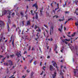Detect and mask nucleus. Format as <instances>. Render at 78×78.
<instances>
[{
  "instance_id": "obj_55",
  "label": "nucleus",
  "mask_w": 78,
  "mask_h": 78,
  "mask_svg": "<svg viewBox=\"0 0 78 78\" xmlns=\"http://www.w3.org/2000/svg\"><path fill=\"white\" fill-rule=\"evenodd\" d=\"M27 72H28L29 73V72H30V71L28 70H27Z\"/></svg>"
},
{
  "instance_id": "obj_50",
  "label": "nucleus",
  "mask_w": 78,
  "mask_h": 78,
  "mask_svg": "<svg viewBox=\"0 0 78 78\" xmlns=\"http://www.w3.org/2000/svg\"><path fill=\"white\" fill-rule=\"evenodd\" d=\"M27 66H25L24 67V69H27Z\"/></svg>"
},
{
  "instance_id": "obj_58",
  "label": "nucleus",
  "mask_w": 78,
  "mask_h": 78,
  "mask_svg": "<svg viewBox=\"0 0 78 78\" xmlns=\"http://www.w3.org/2000/svg\"><path fill=\"white\" fill-rule=\"evenodd\" d=\"M53 5V3H52L51 4V5L52 7H53V5Z\"/></svg>"
},
{
  "instance_id": "obj_12",
  "label": "nucleus",
  "mask_w": 78,
  "mask_h": 78,
  "mask_svg": "<svg viewBox=\"0 0 78 78\" xmlns=\"http://www.w3.org/2000/svg\"><path fill=\"white\" fill-rule=\"evenodd\" d=\"M50 69L51 70H52V69H53V66H52V65H50L49 67Z\"/></svg>"
},
{
  "instance_id": "obj_59",
  "label": "nucleus",
  "mask_w": 78,
  "mask_h": 78,
  "mask_svg": "<svg viewBox=\"0 0 78 78\" xmlns=\"http://www.w3.org/2000/svg\"><path fill=\"white\" fill-rule=\"evenodd\" d=\"M26 53H27V51H25L24 54H25Z\"/></svg>"
},
{
  "instance_id": "obj_64",
  "label": "nucleus",
  "mask_w": 78,
  "mask_h": 78,
  "mask_svg": "<svg viewBox=\"0 0 78 78\" xmlns=\"http://www.w3.org/2000/svg\"><path fill=\"white\" fill-rule=\"evenodd\" d=\"M13 27H16V25H13Z\"/></svg>"
},
{
  "instance_id": "obj_48",
  "label": "nucleus",
  "mask_w": 78,
  "mask_h": 78,
  "mask_svg": "<svg viewBox=\"0 0 78 78\" xmlns=\"http://www.w3.org/2000/svg\"><path fill=\"white\" fill-rule=\"evenodd\" d=\"M5 58H4L3 59H2V62H4V60H5Z\"/></svg>"
},
{
  "instance_id": "obj_8",
  "label": "nucleus",
  "mask_w": 78,
  "mask_h": 78,
  "mask_svg": "<svg viewBox=\"0 0 78 78\" xmlns=\"http://www.w3.org/2000/svg\"><path fill=\"white\" fill-rule=\"evenodd\" d=\"M16 56L19 58L20 57V56H21V54H20V53L19 52H17L16 54Z\"/></svg>"
},
{
  "instance_id": "obj_25",
  "label": "nucleus",
  "mask_w": 78,
  "mask_h": 78,
  "mask_svg": "<svg viewBox=\"0 0 78 78\" xmlns=\"http://www.w3.org/2000/svg\"><path fill=\"white\" fill-rule=\"evenodd\" d=\"M70 49H71V50H73V49H74V47H73V46L72 47H70Z\"/></svg>"
},
{
  "instance_id": "obj_27",
  "label": "nucleus",
  "mask_w": 78,
  "mask_h": 78,
  "mask_svg": "<svg viewBox=\"0 0 78 78\" xmlns=\"http://www.w3.org/2000/svg\"><path fill=\"white\" fill-rule=\"evenodd\" d=\"M14 55H10V57L11 58H13V57H14Z\"/></svg>"
},
{
  "instance_id": "obj_38",
  "label": "nucleus",
  "mask_w": 78,
  "mask_h": 78,
  "mask_svg": "<svg viewBox=\"0 0 78 78\" xmlns=\"http://www.w3.org/2000/svg\"><path fill=\"white\" fill-rule=\"evenodd\" d=\"M24 22H25V21H22V23L23 25H24Z\"/></svg>"
},
{
  "instance_id": "obj_60",
  "label": "nucleus",
  "mask_w": 78,
  "mask_h": 78,
  "mask_svg": "<svg viewBox=\"0 0 78 78\" xmlns=\"http://www.w3.org/2000/svg\"><path fill=\"white\" fill-rule=\"evenodd\" d=\"M64 29L65 30H66V27H64Z\"/></svg>"
},
{
  "instance_id": "obj_7",
  "label": "nucleus",
  "mask_w": 78,
  "mask_h": 78,
  "mask_svg": "<svg viewBox=\"0 0 78 78\" xmlns=\"http://www.w3.org/2000/svg\"><path fill=\"white\" fill-rule=\"evenodd\" d=\"M4 25V23L3 22L0 20V27H2V25Z\"/></svg>"
},
{
  "instance_id": "obj_53",
  "label": "nucleus",
  "mask_w": 78,
  "mask_h": 78,
  "mask_svg": "<svg viewBox=\"0 0 78 78\" xmlns=\"http://www.w3.org/2000/svg\"><path fill=\"white\" fill-rule=\"evenodd\" d=\"M25 77H26V76H22V78H25Z\"/></svg>"
},
{
  "instance_id": "obj_6",
  "label": "nucleus",
  "mask_w": 78,
  "mask_h": 78,
  "mask_svg": "<svg viewBox=\"0 0 78 78\" xmlns=\"http://www.w3.org/2000/svg\"><path fill=\"white\" fill-rule=\"evenodd\" d=\"M9 12V11H7L6 10H4L2 12V16H4L5 14H6V12Z\"/></svg>"
},
{
  "instance_id": "obj_32",
  "label": "nucleus",
  "mask_w": 78,
  "mask_h": 78,
  "mask_svg": "<svg viewBox=\"0 0 78 78\" xmlns=\"http://www.w3.org/2000/svg\"><path fill=\"white\" fill-rule=\"evenodd\" d=\"M62 41L63 42H65L66 41H65V40L64 39H62Z\"/></svg>"
},
{
  "instance_id": "obj_57",
  "label": "nucleus",
  "mask_w": 78,
  "mask_h": 78,
  "mask_svg": "<svg viewBox=\"0 0 78 78\" xmlns=\"http://www.w3.org/2000/svg\"><path fill=\"white\" fill-rule=\"evenodd\" d=\"M33 59H32L30 60V63H31V62L32 61H33Z\"/></svg>"
},
{
  "instance_id": "obj_9",
  "label": "nucleus",
  "mask_w": 78,
  "mask_h": 78,
  "mask_svg": "<svg viewBox=\"0 0 78 78\" xmlns=\"http://www.w3.org/2000/svg\"><path fill=\"white\" fill-rule=\"evenodd\" d=\"M40 16H44V14H43L42 13V10H41L40 11Z\"/></svg>"
},
{
  "instance_id": "obj_20",
  "label": "nucleus",
  "mask_w": 78,
  "mask_h": 78,
  "mask_svg": "<svg viewBox=\"0 0 78 78\" xmlns=\"http://www.w3.org/2000/svg\"><path fill=\"white\" fill-rule=\"evenodd\" d=\"M14 40H13L12 42V46H13V47L14 46Z\"/></svg>"
},
{
  "instance_id": "obj_34",
  "label": "nucleus",
  "mask_w": 78,
  "mask_h": 78,
  "mask_svg": "<svg viewBox=\"0 0 78 78\" xmlns=\"http://www.w3.org/2000/svg\"><path fill=\"white\" fill-rule=\"evenodd\" d=\"M30 12H31V13L32 14V15H33V16H34V13H33V10H31Z\"/></svg>"
},
{
  "instance_id": "obj_37",
  "label": "nucleus",
  "mask_w": 78,
  "mask_h": 78,
  "mask_svg": "<svg viewBox=\"0 0 78 78\" xmlns=\"http://www.w3.org/2000/svg\"><path fill=\"white\" fill-rule=\"evenodd\" d=\"M56 17V18H58V16H53V18H54V17Z\"/></svg>"
},
{
  "instance_id": "obj_28",
  "label": "nucleus",
  "mask_w": 78,
  "mask_h": 78,
  "mask_svg": "<svg viewBox=\"0 0 78 78\" xmlns=\"http://www.w3.org/2000/svg\"><path fill=\"white\" fill-rule=\"evenodd\" d=\"M65 41H70V39H69L67 40V39H66Z\"/></svg>"
},
{
  "instance_id": "obj_10",
  "label": "nucleus",
  "mask_w": 78,
  "mask_h": 78,
  "mask_svg": "<svg viewBox=\"0 0 78 78\" xmlns=\"http://www.w3.org/2000/svg\"><path fill=\"white\" fill-rule=\"evenodd\" d=\"M30 20H28L27 22V26H28V25H30Z\"/></svg>"
},
{
  "instance_id": "obj_31",
  "label": "nucleus",
  "mask_w": 78,
  "mask_h": 78,
  "mask_svg": "<svg viewBox=\"0 0 78 78\" xmlns=\"http://www.w3.org/2000/svg\"><path fill=\"white\" fill-rule=\"evenodd\" d=\"M75 25L76 26H77V27H78V23H75Z\"/></svg>"
},
{
  "instance_id": "obj_4",
  "label": "nucleus",
  "mask_w": 78,
  "mask_h": 78,
  "mask_svg": "<svg viewBox=\"0 0 78 78\" xmlns=\"http://www.w3.org/2000/svg\"><path fill=\"white\" fill-rule=\"evenodd\" d=\"M78 69H74V76H76V74H78Z\"/></svg>"
},
{
  "instance_id": "obj_46",
  "label": "nucleus",
  "mask_w": 78,
  "mask_h": 78,
  "mask_svg": "<svg viewBox=\"0 0 78 78\" xmlns=\"http://www.w3.org/2000/svg\"><path fill=\"white\" fill-rule=\"evenodd\" d=\"M30 49H31V46H30L28 50H30Z\"/></svg>"
},
{
  "instance_id": "obj_18",
  "label": "nucleus",
  "mask_w": 78,
  "mask_h": 78,
  "mask_svg": "<svg viewBox=\"0 0 78 78\" xmlns=\"http://www.w3.org/2000/svg\"><path fill=\"white\" fill-rule=\"evenodd\" d=\"M7 28L8 29V31H9V25H7Z\"/></svg>"
},
{
  "instance_id": "obj_47",
  "label": "nucleus",
  "mask_w": 78,
  "mask_h": 78,
  "mask_svg": "<svg viewBox=\"0 0 78 78\" xmlns=\"http://www.w3.org/2000/svg\"><path fill=\"white\" fill-rule=\"evenodd\" d=\"M50 58V57L49 56H48L47 57V58H48V59H49V58Z\"/></svg>"
},
{
  "instance_id": "obj_45",
  "label": "nucleus",
  "mask_w": 78,
  "mask_h": 78,
  "mask_svg": "<svg viewBox=\"0 0 78 78\" xmlns=\"http://www.w3.org/2000/svg\"><path fill=\"white\" fill-rule=\"evenodd\" d=\"M13 37V35H12L11 38H10L11 39H12V37Z\"/></svg>"
},
{
  "instance_id": "obj_40",
  "label": "nucleus",
  "mask_w": 78,
  "mask_h": 78,
  "mask_svg": "<svg viewBox=\"0 0 78 78\" xmlns=\"http://www.w3.org/2000/svg\"><path fill=\"white\" fill-rule=\"evenodd\" d=\"M2 38H3V36L2 35V36L1 37L0 39V41H2Z\"/></svg>"
},
{
  "instance_id": "obj_56",
  "label": "nucleus",
  "mask_w": 78,
  "mask_h": 78,
  "mask_svg": "<svg viewBox=\"0 0 78 78\" xmlns=\"http://www.w3.org/2000/svg\"><path fill=\"white\" fill-rule=\"evenodd\" d=\"M61 28L62 29V25H61Z\"/></svg>"
},
{
  "instance_id": "obj_36",
  "label": "nucleus",
  "mask_w": 78,
  "mask_h": 78,
  "mask_svg": "<svg viewBox=\"0 0 78 78\" xmlns=\"http://www.w3.org/2000/svg\"><path fill=\"white\" fill-rule=\"evenodd\" d=\"M34 65H36V61H35L34 62Z\"/></svg>"
},
{
  "instance_id": "obj_41",
  "label": "nucleus",
  "mask_w": 78,
  "mask_h": 78,
  "mask_svg": "<svg viewBox=\"0 0 78 78\" xmlns=\"http://www.w3.org/2000/svg\"><path fill=\"white\" fill-rule=\"evenodd\" d=\"M44 27H46V28H48V26H46L45 25H44Z\"/></svg>"
},
{
  "instance_id": "obj_24",
  "label": "nucleus",
  "mask_w": 78,
  "mask_h": 78,
  "mask_svg": "<svg viewBox=\"0 0 78 78\" xmlns=\"http://www.w3.org/2000/svg\"><path fill=\"white\" fill-rule=\"evenodd\" d=\"M38 28V27L36 26V25H35V30H36L37 28Z\"/></svg>"
},
{
  "instance_id": "obj_62",
  "label": "nucleus",
  "mask_w": 78,
  "mask_h": 78,
  "mask_svg": "<svg viewBox=\"0 0 78 78\" xmlns=\"http://www.w3.org/2000/svg\"><path fill=\"white\" fill-rule=\"evenodd\" d=\"M12 16H13L14 15V13H13L12 14Z\"/></svg>"
},
{
  "instance_id": "obj_52",
  "label": "nucleus",
  "mask_w": 78,
  "mask_h": 78,
  "mask_svg": "<svg viewBox=\"0 0 78 78\" xmlns=\"http://www.w3.org/2000/svg\"><path fill=\"white\" fill-rule=\"evenodd\" d=\"M34 47H33L32 48V51H33V50H34Z\"/></svg>"
},
{
  "instance_id": "obj_21",
  "label": "nucleus",
  "mask_w": 78,
  "mask_h": 78,
  "mask_svg": "<svg viewBox=\"0 0 78 78\" xmlns=\"http://www.w3.org/2000/svg\"><path fill=\"white\" fill-rule=\"evenodd\" d=\"M41 30L39 29V27L38 28V29L36 30V31H38V32H39V31L40 32H41Z\"/></svg>"
},
{
  "instance_id": "obj_16",
  "label": "nucleus",
  "mask_w": 78,
  "mask_h": 78,
  "mask_svg": "<svg viewBox=\"0 0 78 78\" xmlns=\"http://www.w3.org/2000/svg\"><path fill=\"white\" fill-rule=\"evenodd\" d=\"M9 12V16H8V18H10V16H11V12Z\"/></svg>"
},
{
  "instance_id": "obj_22",
  "label": "nucleus",
  "mask_w": 78,
  "mask_h": 78,
  "mask_svg": "<svg viewBox=\"0 0 78 78\" xmlns=\"http://www.w3.org/2000/svg\"><path fill=\"white\" fill-rule=\"evenodd\" d=\"M34 72H32L31 74V76H32L33 75V74H34Z\"/></svg>"
},
{
  "instance_id": "obj_54",
  "label": "nucleus",
  "mask_w": 78,
  "mask_h": 78,
  "mask_svg": "<svg viewBox=\"0 0 78 78\" xmlns=\"http://www.w3.org/2000/svg\"><path fill=\"white\" fill-rule=\"evenodd\" d=\"M44 73V71H43L42 73H41V75H42V74H43V73Z\"/></svg>"
},
{
  "instance_id": "obj_35",
  "label": "nucleus",
  "mask_w": 78,
  "mask_h": 78,
  "mask_svg": "<svg viewBox=\"0 0 78 78\" xmlns=\"http://www.w3.org/2000/svg\"><path fill=\"white\" fill-rule=\"evenodd\" d=\"M58 30L60 32H62V30L60 28H58Z\"/></svg>"
},
{
  "instance_id": "obj_2",
  "label": "nucleus",
  "mask_w": 78,
  "mask_h": 78,
  "mask_svg": "<svg viewBox=\"0 0 78 78\" xmlns=\"http://www.w3.org/2000/svg\"><path fill=\"white\" fill-rule=\"evenodd\" d=\"M54 32V26H52L51 27V29L50 30V35H51V33L52 34Z\"/></svg>"
},
{
  "instance_id": "obj_30",
  "label": "nucleus",
  "mask_w": 78,
  "mask_h": 78,
  "mask_svg": "<svg viewBox=\"0 0 78 78\" xmlns=\"http://www.w3.org/2000/svg\"><path fill=\"white\" fill-rule=\"evenodd\" d=\"M35 18L36 19H37V18H38V16H37V15L36 14Z\"/></svg>"
},
{
  "instance_id": "obj_51",
  "label": "nucleus",
  "mask_w": 78,
  "mask_h": 78,
  "mask_svg": "<svg viewBox=\"0 0 78 78\" xmlns=\"http://www.w3.org/2000/svg\"><path fill=\"white\" fill-rule=\"evenodd\" d=\"M22 57H23V60H24V61H25V58H24L23 57V56H22Z\"/></svg>"
},
{
  "instance_id": "obj_19",
  "label": "nucleus",
  "mask_w": 78,
  "mask_h": 78,
  "mask_svg": "<svg viewBox=\"0 0 78 78\" xmlns=\"http://www.w3.org/2000/svg\"><path fill=\"white\" fill-rule=\"evenodd\" d=\"M21 15L22 16V17H24L23 16V13L22 12H21L20 13Z\"/></svg>"
},
{
  "instance_id": "obj_39",
  "label": "nucleus",
  "mask_w": 78,
  "mask_h": 78,
  "mask_svg": "<svg viewBox=\"0 0 78 78\" xmlns=\"http://www.w3.org/2000/svg\"><path fill=\"white\" fill-rule=\"evenodd\" d=\"M15 67V66H13L12 69H10V70H12L13 69H14Z\"/></svg>"
},
{
  "instance_id": "obj_33",
  "label": "nucleus",
  "mask_w": 78,
  "mask_h": 78,
  "mask_svg": "<svg viewBox=\"0 0 78 78\" xmlns=\"http://www.w3.org/2000/svg\"><path fill=\"white\" fill-rule=\"evenodd\" d=\"M57 49V46H55V50H54L55 51H56V50Z\"/></svg>"
},
{
  "instance_id": "obj_15",
  "label": "nucleus",
  "mask_w": 78,
  "mask_h": 78,
  "mask_svg": "<svg viewBox=\"0 0 78 78\" xmlns=\"http://www.w3.org/2000/svg\"><path fill=\"white\" fill-rule=\"evenodd\" d=\"M60 74L61 75H64V73L62 72V70H61L60 71Z\"/></svg>"
},
{
  "instance_id": "obj_44",
  "label": "nucleus",
  "mask_w": 78,
  "mask_h": 78,
  "mask_svg": "<svg viewBox=\"0 0 78 78\" xmlns=\"http://www.w3.org/2000/svg\"><path fill=\"white\" fill-rule=\"evenodd\" d=\"M5 66H9V65H8V63H6L5 64Z\"/></svg>"
},
{
  "instance_id": "obj_17",
  "label": "nucleus",
  "mask_w": 78,
  "mask_h": 78,
  "mask_svg": "<svg viewBox=\"0 0 78 78\" xmlns=\"http://www.w3.org/2000/svg\"><path fill=\"white\" fill-rule=\"evenodd\" d=\"M72 19V18H70L68 20H67L66 21L65 23V24H66V23H67V22H68V21H69V20H70Z\"/></svg>"
},
{
  "instance_id": "obj_63",
  "label": "nucleus",
  "mask_w": 78,
  "mask_h": 78,
  "mask_svg": "<svg viewBox=\"0 0 78 78\" xmlns=\"http://www.w3.org/2000/svg\"><path fill=\"white\" fill-rule=\"evenodd\" d=\"M64 67V66H61V69H62V68L63 67Z\"/></svg>"
},
{
  "instance_id": "obj_49",
  "label": "nucleus",
  "mask_w": 78,
  "mask_h": 78,
  "mask_svg": "<svg viewBox=\"0 0 78 78\" xmlns=\"http://www.w3.org/2000/svg\"><path fill=\"white\" fill-rule=\"evenodd\" d=\"M61 51L62 53V52L63 51V49H62V50H61Z\"/></svg>"
},
{
  "instance_id": "obj_1",
  "label": "nucleus",
  "mask_w": 78,
  "mask_h": 78,
  "mask_svg": "<svg viewBox=\"0 0 78 78\" xmlns=\"http://www.w3.org/2000/svg\"><path fill=\"white\" fill-rule=\"evenodd\" d=\"M8 63L9 66H10L9 68H11V67H12V66H13V63H12V61L11 60H8Z\"/></svg>"
},
{
  "instance_id": "obj_43",
  "label": "nucleus",
  "mask_w": 78,
  "mask_h": 78,
  "mask_svg": "<svg viewBox=\"0 0 78 78\" xmlns=\"http://www.w3.org/2000/svg\"><path fill=\"white\" fill-rule=\"evenodd\" d=\"M65 13L66 14H69V12L66 11V12Z\"/></svg>"
},
{
  "instance_id": "obj_3",
  "label": "nucleus",
  "mask_w": 78,
  "mask_h": 78,
  "mask_svg": "<svg viewBox=\"0 0 78 78\" xmlns=\"http://www.w3.org/2000/svg\"><path fill=\"white\" fill-rule=\"evenodd\" d=\"M52 63H53V64H52L54 67H55L56 68H57V70L58 71L59 70V69H58V68L57 67V64H56V62L52 61L51 62Z\"/></svg>"
},
{
  "instance_id": "obj_5",
  "label": "nucleus",
  "mask_w": 78,
  "mask_h": 78,
  "mask_svg": "<svg viewBox=\"0 0 78 78\" xmlns=\"http://www.w3.org/2000/svg\"><path fill=\"white\" fill-rule=\"evenodd\" d=\"M32 7H35L37 9H38V6H37V3H35L33 5H32Z\"/></svg>"
},
{
  "instance_id": "obj_13",
  "label": "nucleus",
  "mask_w": 78,
  "mask_h": 78,
  "mask_svg": "<svg viewBox=\"0 0 78 78\" xmlns=\"http://www.w3.org/2000/svg\"><path fill=\"white\" fill-rule=\"evenodd\" d=\"M38 34H39V33H38L37 34V37H37V38H35L36 41H37V39H39V35L38 36Z\"/></svg>"
},
{
  "instance_id": "obj_42",
  "label": "nucleus",
  "mask_w": 78,
  "mask_h": 78,
  "mask_svg": "<svg viewBox=\"0 0 78 78\" xmlns=\"http://www.w3.org/2000/svg\"><path fill=\"white\" fill-rule=\"evenodd\" d=\"M58 20L60 21V22H61V21H63V20H62V19L61 20V19Z\"/></svg>"
},
{
  "instance_id": "obj_23",
  "label": "nucleus",
  "mask_w": 78,
  "mask_h": 78,
  "mask_svg": "<svg viewBox=\"0 0 78 78\" xmlns=\"http://www.w3.org/2000/svg\"><path fill=\"white\" fill-rule=\"evenodd\" d=\"M75 33H74L72 35V37H73V36H75Z\"/></svg>"
},
{
  "instance_id": "obj_61",
  "label": "nucleus",
  "mask_w": 78,
  "mask_h": 78,
  "mask_svg": "<svg viewBox=\"0 0 78 78\" xmlns=\"http://www.w3.org/2000/svg\"><path fill=\"white\" fill-rule=\"evenodd\" d=\"M65 42L66 44H67L68 43L67 42H66V41H65Z\"/></svg>"
},
{
  "instance_id": "obj_26",
  "label": "nucleus",
  "mask_w": 78,
  "mask_h": 78,
  "mask_svg": "<svg viewBox=\"0 0 78 78\" xmlns=\"http://www.w3.org/2000/svg\"><path fill=\"white\" fill-rule=\"evenodd\" d=\"M25 17H26V19H28V14H27L25 16Z\"/></svg>"
},
{
  "instance_id": "obj_29",
  "label": "nucleus",
  "mask_w": 78,
  "mask_h": 78,
  "mask_svg": "<svg viewBox=\"0 0 78 78\" xmlns=\"http://www.w3.org/2000/svg\"><path fill=\"white\" fill-rule=\"evenodd\" d=\"M46 67H45V66H43V69H44V71H45V69H44V68H46Z\"/></svg>"
},
{
  "instance_id": "obj_14",
  "label": "nucleus",
  "mask_w": 78,
  "mask_h": 78,
  "mask_svg": "<svg viewBox=\"0 0 78 78\" xmlns=\"http://www.w3.org/2000/svg\"><path fill=\"white\" fill-rule=\"evenodd\" d=\"M73 2L74 3H75L76 5H77V3H78V0H76Z\"/></svg>"
},
{
  "instance_id": "obj_11",
  "label": "nucleus",
  "mask_w": 78,
  "mask_h": 78,
  "mask_svg": "<svg viewBox=\"0 0 78 78\" xmlns=\"http://www.w3.org/2000/svg\"><path fill=\"white\" fill-rule=\"evenodd\" d=\"M57 73L56 72L54 73V74L52 75L53 78H56L55 77H56V75Z\"/></svg>"
}]
</instances>
